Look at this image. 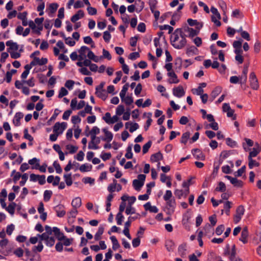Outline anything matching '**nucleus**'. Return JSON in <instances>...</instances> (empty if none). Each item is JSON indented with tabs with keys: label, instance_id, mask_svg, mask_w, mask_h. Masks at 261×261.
<instances>
[{
	"label": "nucleus",
	"instance_id": "1",
	"mask_svg": "<svg viewBox=\"0 0 261 261\" xmlns=\"http://www.w3.org/2000/svg\"><path fill=\"white\" fill-rule=\"evenodd\" d=\"M186 33L187 32H185V28L177 29L171 35V44L175 48L180 49L185 46L187 42L186 38L188 36Z\"/></svg>",
	"mask_w": 261,
	"mask_h": 261
},
{
	"label": "nucleus",
	"instance_id": "2",
	"mask_svg": "<svg viewBox=\"0 0 261 261\" xmlns=\"http://www.w3.org/2000/svg\"><path fill=\"white\" fill-rule=\"evenodd\" d=\"M146 178L145 174H139L138 176V179H134L133 181V186L137 191H139L144 184Z\"/></svg>",
	"mask_w": 261,
	"mask_h": 261
},
{
	"label": "nucleus",
	"instance_id": "3",
	"mask_svg": "<svg viewBox=\"0 0 261 261\" xmlns=\"http://www.w3.org/2000/svg\"><path fill=\"white\" fill-rule=\"evenodd\" d=\"M67 125V123L65 122L62 123L56 122L53 126V132L56 134L59 133V135L62 134L66 128Z\"/></svg>",
	"mask_w": 261,
	"mask_h": 261
},
{
	"label": "nucleus",
	"instance_id": "4",
	"mask_svg": "<svg viewBox=\"0 0 261 261\" xmlns=\"http://www.w3.org/2000/svg\"><path fill=\"white\" fill-rule=\"evenodd\" d=\"M244 212L245 209L243 205H240L237 207L233 218V221L235 224H237L240 221L242 216L244 214Z\"/></svg>",
	"mask_w": 261,
	"mask_h": 261
},
{
	"label": "nucleus",
	"instance_id": "5",
	"mask_svg": "<svg viewBox=\"0 0 261 261\" xmlns=\"http://www.w3.org/2000/svg\"><path fill=\"white\" fill-rule=\"evenodd\" d=\"M166 201V208L167 209V214L168 215H172L175 211L176 207V202L174 198L168 200Z\"/></svg>",
	"mask_w": 261,
	"mask_h": 261
},
{
	"label": "nucleus",
	"instance_id": "6",
	"mask_svg": "<svg viewBox=\"0 0 261 261\" xmlns=\"http://www.w3.org/2000/svg\"><path fill=\"white\" fill-rule=\"evenodd\" d=\"M25 261H40L41 257L40 255L32 254L29 249L25 250Z\"/></svg>",
	"mask_w": 261,
	"mask_h": 261
},
{
	"label": "nucleus",
	"instance_id": "7",
	"mask_svg": "<svg viewBox=\"0 0 261 261\" xmlns=\"http://www.w3.org/2000/svg\"><path fill=\"white\" fill-rule=\"evenodd\" d=\"M249 82L251 88L255 90L258 89L259 85L258 80L254 72H251L249 75Z\"/></svg>",
	"mask_w": 261,
	"mask_h": 261
},
{
	"label": "nucleus",
	"instance_id": "8",
	"mask_svg": "<svg viewBox=\"0 0 261 261\" xmlns=\"http://www.w3.org/2000/svg\"><path fill=\"white\" fill-rule=\"evenodd\" d=\"M209 221L211 222V224L209 223L206 224L205 225L204 229L206 233H208L210 232V229H211V226H214L217 223V219H216V216L215 215H213L212 216H211L209 217Z\"/></svg>",
	"mask_w": 261,
	"mask_h": 261
},
{
	"label": "nucleus",
	"instance_id": "9",
	"mask_svg": "<svg viewBox=\"0 0 261 261\" xmlns=\"http://www.w3.org/2000/svg\"><path fill=\"white\" fill-rule=\"evenodd\" d=\"M248 71V65H244L242 74L239 76L240 78V83L241 85L245 84L247 82V73Z\"/></svg>",
	"mask_w": 261,
	"mask_h": 261
},
{
	"label": "nucleus",
	"instance_id": "10",
	"mask_svg": "<svg viewBox=\"0 0 261 261\" xmlns=\"http://www.w3.org/2000/svg\"><path fill=\"white\" fill-rule=\"evenodd\" d=\"M173 94L178 98L182 97L185 94V92L181 86H179L173 89Z\"/></svg>",
	"mask_w": 261,
	"mask_h": 261
},
{
	"label": "nucleus",
	"instance_id": "11",
	"mask_svg": "<svg viewBox=\"0 0 261 261\" xmlns=\"http://www.w3.org/2000/svg\"><path fill=\"white\" fill-rule=\"evenodd\" d=\"M192 153L195 159L203 161L205 159V155L202 151L197 148L193 149L192 150Z\"/></svg>",
	"mask_w": 261,
	"mask_h": 261
},
{
	"label": "nucleus",
	"instance_id": "12",
	"mask_svg": "<svg viewBox=\"0 0 261 261\" xmlns=\"http://www.w3.org/2000/svg\"><path fill=\"white\" fill-rule=\"evenodd\" d=\"M54 210L57 213V215L59 217H63L66 214L64 210V206L62 204H59L54 207Z\"/></svg>",
	"mask_w": 261,
	"mask_h": 261
},
{
	"label": "nucleus",
	"instance_id": "13",
	"mask_svg": "<svg viewBox=\"0 0 261 261\" xmlns=\"http://www.w3.org/2000/svg\"><path fill=\"white\" fill-rule=\"evenodd\" d=\"M89 48L86 46H82L79 50V60L80 61L83 60L86 58V53L89 51Z\"/></svg>",
	"mask_w": 261,
	"mask_h": 261
},
{
	"label": "nucleus",
	"instance_id": "14",
	"mask_svg": "<svg viewBox=\"0 0 261 261\" xmlns=\"http://www.w3.org/2000/svg\"><path fill=\"white\" fill-rule=\"evenodd\" d=\"M248 231L247 227H244L242 232H241V235L240 238V241L242 242L244 244H246L248 242Z\"/></svg>",
	"mask_w": 261,
	"mask_h": 261
},
{
	"label": "nucleus",
	"instance_id": "15",
	"mask_svg": "<svg viewBox=\"0 0 261 261\" xmlns=\"http://www.w3.org/2000/svg\"><path fill=\"white\" fill-rule=\"evenodd\" d=\"M84 16V12L83 10H79L75 14L73 15L71 17L70 20L72 22L75 23V22H76V21H77L80 19L83 18Z\"/></svg>",
	"mask_w": 261,
	"mask_h": 261
},
{
	"label": "nucleus",
	"instance_id": "16",
	"mask_svg": "<svg viewBox=\"0 0 261 261\" xmlns=\"http://www.w3.org/2000/svg\"><path fill=\"white\" fill-rule=\"evenodd\" d=\"M23 117V114L21 112H17L14 117V119L13 120V122L14 124L16 126H18L20 125V119H22Z\"/></svg>",
	"mask_w": 261,
	"mask_h": 261
},
{
	"label": "nucleus",
	"instance_id": "17",
	"mask_svg": "<svg viewBox=\"0 0 261 261\" xmlns=\"http://www.w3.org/2000/svg\"><path fill=\"white\" fill-rule=\"evenodd\" d=\"M8 242L9 241L7 239H2V240L0 241V253L5 255H6L8 254L7 252H5V248L8 245Z\"/></svg>",
	"mask_w": 261,
	"mask_h": 261
},
{
	"label": "nucleus",
	"instance_id": "18",
	"mask_svg": "<svg viewBox=\"0 0 261 261\" xmlns=\"http://www.w3.org/2000/svg\"><path fill=\"white\" fill-rule=\"evenodd\" d=\"M167 75L170 77V79L168 81L169 83L177 84L179 82V80L177 79L176 74L173 71L168 72L167 73Z\"/></svg>",
	"mask_w": 261,
	"mask_h": 261
},
{
	"label": "nucleus",
	"instance_id": "19",
	"mask_svg": "<svg viewBox=\"0 0 261 261\" xmlns=\"http://www.w3.org/2000/svg\"><path fill=\"white\" fill-rule=\"evenodd\" d=\"M6 44L9 48L7 49L8 51L10 52V50H17L18 49V45L16 42H14L12 40H9L6 42Z\"/></svg>",
	"mask_w": 261,
	"mask_h": 261
},
{
	"label": "nucleus",
	"instance_id": "20",
	"mask_svg": "<svg viewBox=\"0 0 261 261\" xmlns=\"http://www.w3.org/2000/svg\"><path fill=\"white\" fill-rule=\"evenodd\" d=\"M185 32H187L188 34V37L191 38L194 37L199 33V31H197L194 29L189 27L185 28Z\"/></svg>",
	"mask_w": 261,
	"mask_h": 261
},
{
	"label": "nucleus",
	"instance_id": "21",
	"mask_svg": "<svg viewBox=\"0 0 261 261\" xmlns=\"http://www.w3.org/2000/svg\"><path fill=\"white\" fill-rule=\"evenodd\" d=\"M95 94L98 97L101 98L103 100H105L108 97V94L105 90H99L96 91Z\"/></svg>",
	"mask_w": 261,
	"mask_h": 261
},
{
	"label": "nucleus",
	"instance_id": "22",
	"mask_svg": "<svg viewBox=\"0 0 261 261\" xmlns=\"http://www.w3.org/2000/svg\"><path fill=\"white\" fill-rule=\"evenodd\" d=\"M39 159L36 158H34L29 160L28 164H29L31 165H34V166L32 167V169H37L38 166H39Z\"/></svg>",
	"mask_w": 261,
	"mask_h": 261
},
{
	"label": "nucleus",
	"instance_id": "23",
	"mask_svg": "<svg viewBox=\"0 0 261 261\" xmlns=\"http://www.w3.org/2000/svg\"><path fill=\"white\" fill-rule=\"evenodd\" d=\"M163 159L162 154L160 152L153 154L151 155L150 160L152 162H157Z\"/></svg>",
	"mask_w": 261,
	"mask_h": 261
},
{
	"label": "nucleus",
	"instance_id": "24",
	"mask_svg": "<svg viewBox=\"0 0 261 261\" xmlns=\"http://www.w3.org/2000/svg\"><path fill=\"white\" fill-rule=\"evenodd\" d=\"M71 205L73 208H79L82 205V200L79 197H76L73 199L71 202Z\"/></svg>",
	"mask_w": 261,
	"mask_h": 261
},
{
	"label": "nucleus",
	"instance_id": "25",
	"mask_svg": "<svg viewBox=\"0 0 261 261\" xmlns=\"http://www.w3.org/2000/svg\"><path fill=\"white\" fill-rule=\"evenodd\" d=\"M186 245L181 244L179 246V247L178 248V253L181 257H184L186 256Z\"/></svg>",
	"mask_w": 261,
	"mask_h": 261
},
{
	"label": "nucleus",
	"instance_id": "26",
	"mask_svg": "<svg viewBox=\"0 0 261 261\" xmlns=\"http://www.w3.org/2000/svg\"><path fill=\"white\" fill-rule=\"evenodd\" d=\"M92 166L89 164H84L82 165L80 167V170L82 172H88L91 170Z\"/></svg>",
	"mask_w": 261,
	"mask_h": 261
},
{
	"label": "nucleus",
	"instance_id": "27",
	"mask_svg": "<svg viewBox=\"0 0 261 261\" xmlns=\"http://www.w3.org/2000/svg\"><path fill=\"white\" fill-rule=\"evenodd\" d=\"M110 239L112 242L113 246L112 248L113 250H116L120 247V244L115 236H111Z\"/></svg>",
	"mask_w": 261,
	"mask_h": 261
},
{
	"label": "nucleus",
	"instance_id": "28",
	"mask_svg": "<svg viewBox=\"0 0 261 261\" xmlns=\"http://www.w3.org/2000/svg\"><path fill=\"white\" fill-rule=\"evenodd\" d=\"M104 232V227L102 226H100L98 229L94 236V239L96 241H98L101 238V236Z\"/></svg>",
	"mask_w": 261,
	"mask_h": 261
},
{
	"label": "nucleus",
	"instance_id": "29",
	"mask_svg": "<svg viewBox=\"0 0 261 261\" xmlns=\"http://www.w3.org/2000/svg\"><path fill=\"white\" fill-rule=\"evenodd\" d=\"M198 51L197 48L194 46H191L187 48L186 54L188 56H190L192 55H196L197 54V52Z\"/></svg>",
	"mask_w": 261,
	"mask_h": 261
},
{
	"label": "nucleus",
	"instance_id": "30",
	"mask_svg": "<svg viewBox=\"0 0 261 261\" xmlns=\"http://www.w3.org/2000/svg\"><path fill=\"white\" fill-rule=\"evenodd\" d=\"M16 204L15 202H12L10 203L8 206L5 209L11 215H13L15 212V208Z\"/></svg>",
	"mask_w": 261,
	"mask_h": 261
},
{
	"label": "nucleus",
	"instance_id": "31",
	"mask_svg": "<svg viewBox=\"0 0 261 261\" xmlns=\"http://www.w3.org/2000/svg\"><path fill=\"white\" fill-rule=\"evenodd\" d=\"M64 178L67 186H70L72 184V179L71 177V174H65L64 175Z\"/></svg>",
	"mask_w": 261,
	"mask_h": 261
},
{
	"label": "nucleus",
	"instance_id": "32",
	"mask_svg": "<svg viewBox=\"0 0 261 261\" xmlns=\"http://www.w3.org/2000/svg\"><path fill=\"white\" fill-rule=\"evenodd\" d=\"M222 91V88L220 87H216L211 93V96L213 100Z\"/></svg>",
	"mask_w": 261,
	"mask_h": 261
},
{
	"label": "nucleus",
	"instance_id": "33",
	"mask_svg": "<svg viewBox=\"0 0 261 261\" xmlns=\"http://www.w3.org/2000/svg\"><path fill=\"white\" fill-rule=\"evenodd\" d=\"M165 246L169 252L173 251L174 247V243L171 240H169L166 242Z\"/></svg>",
	"mask_w": 261,
	"mask_h": 261
},
{
	"label": "nucleus",
	"instance_id": "34",
	"mask_svg": "<svg viewBox=\"0 0 261 261\" xmlns=\"http://www.w3.org/2000/svg\"><path fill=\"white\" fill-rule=\"evenodd\" d=\"M121 99V101L124 102L127 106L130 105L134 102L133 98L130 96H124V97Z\"/></svg>",
	"mask_w": 261,
	"mask_h": 261
},
{
	"label": "nucleus",
	"instance_id": "35",
	"mask_svg": "<svg viewBox=\"0 0 261 261\" xmlns=\"http://www.w3.org/2000/svg\"><path fill=\"white\" fill-rule=\"evenodd\" d=\"M128 87H129L128 83L125 84L123 86L122 89L119 93V96H120L121 99H122L124 97V96H125L126 93L127 91L128 90Z\"/></svg>",
	"mask_w": 261,
	"mask_h": 261
},
{
	"label": "nucleus",
	"instance_id": "36",
	"mask_svg": "<svg viewBox=\"0 0 261 261\" xmlns=\"http://www.w3.org/2000/svg\"><path fill=\"white\" fill-rule=\"evenodd\" d=\"M123 232L124 234L129 240L132 239L131 236L129 233V224L128 223H125L124 224V228L123 230Z\"/></svg>",
	"mask_w": 261,
	"mask_h": 261
},
{
	"label": "nucleus",
	"instance_id": "37",
	"mask_svg": "<svg viewBox=\"0 0 261 261\" xmlns=\"http://www.w3.org/2000/svg\"><path fill=\"white\" fill-rule=\"evenodd\" d=\"M53 194V192L50 190H45L43 194V199L45 202L48 201Z\"/></svg>",
	"mask_w": 261,
	"mask_h": 261
},
{
	"label": "nucleus",
	"instance_id": "38",
	"mask_svg": "<svg viewBox=\"0 0 261 261\" xmlns=\"http://www.w3.org/2000/svg\"><path fill=\"white\" fill-rule=\"evenodd\" d=\"M34 60L37 61L38 65L42 66L46 64L47 63L48 60L46 58H42L40 59L38 57H35Z\"/></svg>",
	"mask_w": 261,
	"mask_h": 261
},
{
	"label": "nucleus",
	"instance_id": "39",
	"mask_svg": "<svg viewBox=\"0 0 261 261\" xmlns=\"http://www.w3.org/2000/svg\"><path fill=\"white\" fill-rule=\"evenodd\" d=\"M14 174H15V175L13 176V180L14 182L16 184L17 181L20 179V178L21 177L22 175H21L19 172H16L15 170H13L12 171L11 176H12Z\"/></svg>",
	"mask_w": 261,
	"mask_h": 261
},
{
	"label": "nucleus",
	"instance_id": "40",
	"mask_svg": "<svg viewBox=\"0 0 261 261\" xmlns=\"http://www.w3.org/2000/svg\"><path fill=\"white\" fill-rule=\"evenodd\" d=\"M248 166L250 169H252L254 167H258L259 166L258 162L251 158L248 159Z\"/></svg>",
	"mask_w": 261,
	"mask_h": 261
},
{
	"label": "nucleus",
	"instance_id": "41",
	"mask_svg": "<svg viewBox=\"0 0 261 261\" xmlns=\"http://www.w3.org/2000/svg\"><path fill=\"white\" fill-rule=\"evenodd\" d=\"M190 136L189 132L184 133L181 136L180 142L186 144L187 143L188 140L189 139Z\"/></svg>",
	"mask_w": 261,
	"mask_h": 261
},
{
	"label": "nucleus",
	"instance_id": "42",
	"mask_svg": "<svg viewBox=\"0 0 261 261\" xmlns=\"http://www.w3.org/2000/svg\"><path fill=\"white\" fill-rule=\"evenodd\" d=\"M215 190L216 191L221 192H225L226 191V186L225 184L222 181L219 182L218 184V186L216 187Z\"/></svg>",
	"mask_w": 261,
	"mask_h": 261
},
{
	"label": "nucleus",
	"instance_id": "43",
	"mask_svg": "<svg viewBox=\"0 0 261 261\" xmlns=\"http://www.w3.org/2000/svg\"><path fill=\"white\" fill-rule=\"evenodd\" d=\"M226 143L228 146H229L231 147H235L237 146V143L230 138L226 139Z\"/></svg>",
	"mask_w": 261,
	"mask_h": 261
},
{
	"label": "nucleus",
	"instance_id": "44",
	"mask_svg": "<svg viewBox=\"0 0 261 261\" xmlns=\"http://www.w3.org/2000/svg\"><path fill=\"white\" fill-rule=\"evenodd\" d=\"M182 59L180 57H177L174 60V65L176 68L180 70L182 66Z\"/></svg>",
	"mask_w": 261,
	"mask_h": 261
},
{
	"label": "nucleus",
	"instance_id": "45",
	"mask_svg": "<svg viewBox=\"0 0 261 261\" xmlns=\"http://www.w3.org/2000/svg\"><path fill=\"white\" fill-rule=\"evenodd\" d=\"M105 137L102 138V140L107 141V142H110L112 139L113 137V134L110 132H106Z\"/></svg>",
	"mask_w": 261,
	"mask_h": 261
},
{
	"label": "nucleus",
	"instance_id": "46",
	"mask_svg": "<svg viewBox=\"0 0 261 261\" xmlns=\"http://www.w3.org/2000/svg\"><path fill=\"white\" fill-rule=\"evenodd\" d=\"M231 184L238 188H241L243 186V182L241 180H238L236 177H234L233 181H232Z\"/></svg>",
	"mask_w": 261,
	"mask_h": 261
},
{
	"label": "nucleus",
	"instance_id": "47",
	"mask_svg": "<svg viewBox=\"0 0 261 261\" xmlns=\"http://www.w3.org/2000/svg\"><path fill=\"white\" fill-rule=\"evenodd\" d=\"M159 28L161 31L168 30L169 34H171L173 30V28L168 24L160 25Z\"/></svg>",
	"mask_w": 261,
	"mask_h": 261
},
{
	"label": "nucleus",
	"instance_id": "48",
	"mask_svg": "<svg viewBox=\"0 0 261 261\" xmlns=\"http://www.w3.org/2000/svg\"><path fill=\"white\" fill-rule=\"evenodd\" d=\"M152 144V142L151 141H148L146 144H145L143 146V153L145 154L146 153L150 147H151Z\"/></svg>",
	"mask_w": 261,
	"mask_h": 261
},
{
	"label": "nucleus",
	"instance_id": "49",
	"mask_svg": "<svg viewBox=\"0 0 261 261\" xmlns=\"http://www.w3.org/2000/svg\"><path fill=\"white\" fill-rule=\"evenodd\" d=\"M59 5L57 3L50 4L49 6V10L51 13H54L57 10Z\"/></svg>",
	"mask_w": 261,
	"mask_h": 261
},
{
	"label": "nucleus",
	"instance_id": "50",
	"mask_svg": "<svg viewBox=\"0 0 261 261\" xmlns=\"http://www.w3.org/2000/svg\"><path fill=\"white\" fill-rule=\"evenodd\" d=\"M232 16L236 18H242L243 15L239 9H235L232 11Z\"/></svg>",
	"mask_w": 261,
	"mask_h": 261
},
{
	"label": "nucleus",
	"instance_id": "51",
	"mask_svg": "<svg viewBox=\"0 0 261 261\" xmlns=\"http://www.w3.org/2000/svg\"><path fill=\"white\" fill-rule=\"evenodd\" d=\"M68 93V91L64 87H62L59 90L58 97L61 98L63 96L67 95Z\"/></svg>",
	"mask_w": 261,
	"mask_h": 261
},
{
	"label": "nucleus",
	"instance_id": "52",
	"mask_svg": "<svg viewBox=\"0 0 261 261\" xmlns=\"http://www.w3.org/2000/svg\"><path fill=\"white\" fill-rule=\"evenodd\" d=\"M116 180L114 179L113 184L109 185L108 187V190L109 191V192L112 193L115 191V190L116 189Z\"/></svg>",
	"mask_w": 261,
	"mask_h": 261
},
{
	"label": "nucleus",
	"instance_id": "53",
	"mask_svg": "<svg viewBox=\"0 0 261 261\" xmlns=\"http://www.w3.org/2000/svg\"><path fill=\"white\" fill-rule=\"evenodd\" d=\"M124 217L122 213H118L116 217V219L117 220V223L118 225H120L122 224Z\"/></svg>",
	"mask_w": 261,
	"mask_h": 261
},
{
	"label": "nucleus",
	"instance_id": "54",
	"mask_svg": "<svg viewBox=\"0 0 261 261\" xmlns=\"http://www.w3.org/2000/svg\"><path fill=\"white\" fill-rule=\"evenodd\" d=\"M224 229L225 227L224 225L223 224L218 226L215 230L216 234L218 236L221 235L223 232Z\"/></svg>",
	"mask_w": 261,
	"mask_h": 261
},
{
	"label": "nucleus",
	"instance_id": "55",
	"mask_svg": "<svg viewBox=\"0 0 261 261\" xmlns=\"http://www.w3.org/2000/svg\"><path fill=\"white\" fill-rule=\"evenodd\" d=\"M203 89L201 88V87H199V86L197 88L193 89L192 90V92L194 94H196L197 95H200L203 93Z\"/></svg>",
	"mask_w": 261,
	"mask_h": 261
},
{
	"label": "nucleus",
	"instance_id": "56",
	"mask_svg": "<svg viewBox=\"0 0 261 261\" xmlns=\"http://www.w3.org/2000/svg\"><path fill=\"white\" fill-rule=\"evenodd\" d=\"M218 4L220 8H221V9L222 10V11H223L224 14H225L227 10V5L226 3L222 0H219L218 1Z\"/></svg>",
	"mask_w": 261,
	"mask_h": 261
},
{
	"label": "nucleus",
	"instance_id": "57",
	"mask_svg": "<svg viewBox=\"0 0 261 261\" xmlns=\"http://www.w3.org/2000/svg\"><path fill=\"white\" fill-rule=\"evenodd\" d=\"M15 229V226L14 224H11L10 225H8L7 226V228H6V233L10 236L12 234L13 231H14Z\"/></svg>",
	"mask_w": 261,
	"mask_h": 261
},
{
	"label": "nucleus",
	"instance_id": "58",
	"mask_svg": "<svg viewBox=\"0 0 261 261\" xmlns=\"http://www.w3.org/2000/svg\"><path fill=\"white\" fill-rule=\"evenodd\" d=\"M103 38L105 42L108 43L109 42L111 38V35L110 34V32L108 31H105L103 32Z\"/></svg>",
	"mask_w": 261,
	"mask_h": 261
},
{
	"label": "nucleus",
	"instance_id": "59",
	"mask_svg": "<svg viewBox=\"0 0 261 261\" xmlns=\"http://www.w3.org/2000/svg\"><path fill=\"white\" fill-rule=\"evenodd\" d=\"M88 148L89 149H98L99 148L97 144L94 142V141H90L88 144Z\"/></svg>",
	"mask_w": 261,
	"mask_h": 261
},
{
	"label": "nucleus",
	"instance_id": "60",
	"mask_svg": "<svg viewBox=\"0 0 261 261\" xmlns=\"http://www.w3.org/2000/svg\"><path fill=\"white\" fill-rule=\"evenodd\" d=\"M53 166L56 169V172L57 173L60 174L62 172V168L61 167L60 165L57 162L55 161L53 163Z\"/></svg>",
	"mask_w": 261,
	"mask_h": 261
},
{
	"label": "nucleus",
	"instance_id": "61",
	"mask_svg": "<svg viewBox=\"0 0 261 261\" xmlns=\"http://www.w3.org/2000/svg\"><path fill=\"white\" fill-rule=\"evenodd\" d=\"M74 82L72 80H67L65 84V86L69 90H71L73 88V87L74 85Z\"/></svg>",
	"mask_w": 261,
	"mask_h": 261
},
{
	"label": "nucleus",
	"instance_id": "62",
	"mask_svg": "<svg viewBox=\"0 0 261 261\" xmlns=\"http://www.w3.org/2000/svg\"><path fill=\"white\" fill-rule=\"evenodd\" d=\"M124 107L123 105H119L116 109V114L117 115H121L124 112Z\"/></svg>",
	"mask_w": 261,
	"mask_h": 261
},
{
	"label": "nucleus",
	"instance_id": "63",
	"mask_svg": "<svg viewBox=\"0 0 261 261\" xmlns=\"http://www.w3.org/2000/svg\"><path fill=\"white\" fill-rule=\"evenodd\" d=\"M55 242V238L53 237H50L46 241L45 244L47 246H53Z\"/></svg>",
	"mask_w": 261,
	"mask_h": 261
},
{
	"label": "nucleus",
	"instance_id": "64",
	"mask_svg": "<svg viewBox=\"0 0 261 261\" xmlns=\"http://www.w3.org/2000/svg\"><path fill=\"white\" fill-rule=\"evenodd\" d=\"M23 253V250L21 248H18L14 251V254L18 257H22Z\"/></svg>",
	"mask_w": 261,
	"mask_h": 261
}]
</instances>
